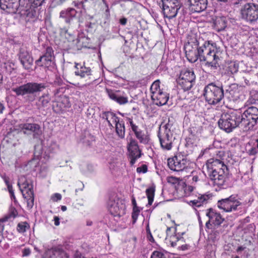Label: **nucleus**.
<instances>
[{
  "label": "nucleus",
  "instance_id": "e433bc0d",
  "mask_svg": "<svg viewBox=\"0 0 258 258\" xmlns=\"http://www.w3.org/2000/svg\"><path fill=\"white\" fill-rule=\"evenodd\" d=\"M177 88L182 89L183 91H187L190 90L195 85L194 82H178Z\"/></svg>",
  "mask_w": 258,
  "mask_h": 258
},
{
  "label": "nucleus",
  "instance_id": "680f3d73",
  "mask_svg": "<svg viewBox=\"0 0 258 258\" xmlns=\"http://www.w3.org/2000/svg\"><path fill=\"white\" fill-rule=\"evenodd\" d=\"M105 5L106 7V9L105 12V15L106 17H107V19H108V18L109 17V16H110L109 10V8H108V5L106 3V4H105Z\"/></svg>",
  "mask_w": 258,
  "mask_h": 258
},
{
  "label": "nucleus",
  "instance_id": "a18cd8bd",
  "mask_svg": "<svg viewBox=\"0 0 258 258\" xmlns=\"http://www.w3.org/2000/svg\"><path fill=\"white\" fill-rule=\"evenodd\" d=\"M241 87L238 86L236 83H233L229 85V89L227 90L231 94L235 95V93H239Z\"/></svg>",
  "mask_w": 258,
  "mask_h": 258
},
{
  "label": "nucleus",
  "instance_id": "412c9836",
  "mask_svg": "<svg viewBox=\"0 0 258 258\" xmlns=\"http://www.w3.org/2000/svg\"><path fill=\"white\" fill-rule=\"evenodd\" d=\"M43 258H69V257L61 247L54 246L45 251Z\"/></svg>",
  "mask_w": 258,
  "mask_h": 258
},
{
  "label": "nucleus",
  "instance_id": "a878e982",
  "mask_svg": "<svg viewBox=\"0 0 258 258\" xmlns=\"http://www.w3.org/2000/svg\"><path fill=\"white\" fill-rule=\"evenodd\" d=\"M102 118L107 121L108 125L111 128H113V124L117 123L120 120V118L116 114L111 111H105L103 112Z\"/></svg>",
  "mask_w": 258,
  "mask_h": 258
},
{
  "label": "nucleus",
  "instance_id": "e2e57ef3",
  "mask_svg": "<svg viewBox=\"0 0 258 258\" xmlns=\"http://www.w3.org/2000/svg\"><path fill=\"white\" fill-rule=\"evenodd\" d=\"M147 238L150 242H154V239L151 232H149L147 234Z\"/></svg>",
  "mask_w": 258,
  "mask_h": 258
},
{
  "label": "nucleus",
  "instance_id": "20e7f679",
  "mask_svg": "<svg viewBox=\"0 0 258 258\" xmlns=\"http://www.w3.org/2000/svg\"><path fill=\"white\" fill-rule=\"evenodd\" d=\"M172 124L168 122L164 124H161L158 132V138L159 140L160 147L165 151L171 150L173 147V143L174 138L171 131Z\"/></svg>",
  "mask_w": 258,
  "mask_h": 258
},
{
  "label": "nucleus",
  "instance_id": "a19ab883",
  "mask_svg": "<svg viewBox=\"0 0 258 258\" xmlns=\"http://www.w3.org/2000/svg\"><path fill=\"white\" fill-rule=\"evenodd\" d=\"M184 197H190L194 195V191L196 187L192 185H186L185 183L183 186Z\"/></svg>",
  "mask_w": 258,
  "mask_h": 258
},
{
  "label": "nucleus",
  "instance_id": "7ed1b4c3",
  "mask_svg": "<svg viewBox=\"0 0 258 258\" xmlns=\"http://www.w3.org/2000/svg\"><path fill=\"white\" fill-rule=\"evenodd\" d=\"M18 185L23 198L26 200L27 208L32 209L34 201L33 184L32 180L27 178L26 176L22 175L18 179Z\"/></svg>",
  "mask_w": 258,
  "mask_h": 258
},
{
  "label": "nucleus",
  "instance_id": "6ab92c4d",
  "mask_svg": "<svg viewBox=\"0 0 258 258\" xmlns=\"http://www.w3.org/2000/svg\"><path fill=\"white\" fill-rule=\"evenodd\" d=\"M219 57L216 55V51L211 48L206 56L201 55L200 61L204 62L206 66L217 68Z\"/></svg>",
  "mask_w": 258,
  "mask_h": 258
},
{
  "label": "nucleus",
  "instance_id": "37998d69",
  "mask_svg": "<svg viewBox=\"0 0 258 258\" xmlns=\"http://www.w3.org/2000/svg\"><path fill=\"white\" fill-rule=\"evenodd\" d=\"M215 154V156L212 158H210V159H213V160H218L220 162H221L222 163H224V157L225 155V153L224 151L222 150H218L216 149L214 152Z\"/></svg>",
  "mask_w": 258,
  "mask_h": 258
},
{
  "label": "nucleus",
  "instance_id": "2f4dec72",
  "mask_svg": "<svg viewBox=\"0 0 258 258\" xmlns=\"http://www.w3.org/2000/svg\"><path fill=\"white\" fill-rule=\"evenodd\" d=\"M179 78L184 81H195L196 76L192 70H184L181 71Z\"/></svg>",
  "mask_w": 258,
  "mask_h": 258
},
{
  "label": "nucleus",
  "instance_id": "69168bd1",
  "mask_svg": "<svg viewBox=\"0 0 258 258\" xmlns=\"http://www.w3.org/2000/svg\"><path fill=\"white\" fill-rule=\"evenodd\" d=\"M119 22L122 25H125L127 22V19L125 18H122L120 19Z\"/></svg>",
  "mask_w": 258,
  "mask_h": 258
},
{
  "label": "nucleus",
  "instance_id": "864d4df0",
  "mask_svg": "<svg viewBox=\"0 0 258 258\" xmlns=\"http://www.w3.org/2000/svg\"><path fill=\"white\" fill-rule=\"evenodd\" d=\"M148 171V167L145 164H143L141 166L138 167L137 168V172L138 173H146Z\"/></svg>",
  "mask_w": 258,
  "mask_h": 258
},
{
  "label": "nucleus",
  "instance_id": "bf43d9fd",
  "mask_svg": "<svg viewBox=\"0 0 258 258\" xmlns=\"http://www.w3.org/2000/svg\"><path fill=\"white\" fill-rule=\"evenodd\" d=\"M31 250L29 248H25L22 250V255L23 256H27L30 254Z\"/></svg>",
  "mask_w": 258,
  "mask_h": 258
},
{
  "label": "nucleus",
  "instance_id": "423d86ee",
  "mask_svg": "<svg viewBox=\"0 0 258 258\" xmlns=\"http://www.w3.org/2000/svg\"><path fill=\"white\" fill-rule=\"evenodd\" d=\"M241 128L244 131L252 130L258 122V108L254 106L248 107L242 114Z\"/></svg>",
  "mask_w": 258,
  "mask_h": 258
},
{
  "label": "nucleus",
  "instance_id": "c03bdc74",
  "mask_svg": "<svg viewBox=\"0 0 258 258\" xmlns=\"http://www.w3.org/2000/svg\"><path fill=\"white\" fill-rule=\"evenodd\" d=\"M2 177L7 185L10 195H13V193H14V190L13 189L12 184L10 182L9 177L6 175L2 176Z\"/></svg>",
  "mask_w": 258,
  "mask_h": 258
},
{
  "label": "nucleus",
  "instance_id": "dca6fc26",
  "mask_svg": "<svg viewBox=\"0 0 258 258\" xmlns=\"http://www.w3.org/2000/svg\"><path fill=\"white\" fill-rule=\"evenodd\" d=\"M206 215L209 218V220L206 223V226L208 228H209L210 224L213 225L214 226H219L224 221V218L220 213L212 208L206 210Z\"/></svg>",
  "mask_w": 258,
  "mask_h": 258
},
{
  "label": "nucleus",
  "instance_id": "9b49d317",
  "mask_svg": "<svg viewBox=\"0 0 258 258\" xmlns=\"http://www.w3.org/2000/svg\"><path fill=\"white\" fill-rule=\"evenodd\" d=\"M240 13L243 19L250 23L258 20V5L253 3L245 4L241 9Z\"/></svg>",
  "mask_w": 258,
  "mask_h": 258
},
{
  "label": "nucleus",
  "instance_id": "6e6d98bb",
  "mask_svg": "<svg viewBox=\"0 0 258 258\" xmlns=\"http://www.w3.org/2000/svg\"><path fill=\"white\" fill-rule=\"evenodd\" d=\"M39 100L43 106L46 105L49 101L48 97L44 96H41Z\"/></svg>",
  "mask_w": 258,
  "mask_h": 258
},
{
  "label": "nucleus",
  "instance_id": "9d476101",
  "mask_svg": "<svg viewBox=\"0 0 258 258\" xmlns=\"http://www.w3.org/2000/svg\"><path fill=\"white\" fill-rule=\"evenodd\" d=\"M107 208L111 215L120 217L125 214V205L124 201L117 196L110 197Z\"/></svg>",
  "mask_w": 258,
  "mask_h": 258
},
{
  "label": "nucleus",
  "instance_id": "0eeeda50",
  "mask_svg": "<svg viewBox=\"0 0 258 258\" xmlns=\"http://www.w3.org/2000/svg\"><path fill=\"white\" fill-rule=\"evenodd\" d=\"M204 96L208 104L215 105L221 101L224 97V91L222 87L216 86L211 83L205 88Z\"/></svg>",
  "mask_w": 258,
  "mask_h": 258
},
{
  "label": "nucleus",
  "instance_id": "7c9ffc66",
  "mask_svg": "<svg viewBox=\"0 0 258 258\" xmlns=\"http://www.w3.org/2000/svg\"><path fill=\"white\" fill-rule=\"evenodd\" d=\"M133 132L134 133L136 137L138 140H139L141 144L147 145L149 143V136L145 134L143 131L138 128Z\"/></svg>",
  "mask_w": 258,
  "mask_h": 258
},
{
  "label": "nucleus",
  "instance_id": "39448f33",
  "mask_svg": "<svg viewBox=\"0 0 258 258\" xmlns=\"http://www.w3.org/2000/svg\"><path fill=\"white\" fill-rule=\"evenodd\" d=\"M201 41L203 40H201L200 38L198 39L194 34L189 35L187 37V41L184 48L186 57L190 62H195L199 59L198 52Z\"/></svg>",
  "mask_w": 258,
  "mask_h": 258
},
{
  "label": "nucleus",
  "instance_id": "49530a36",
  "mask_svg": "<svg viewBox=\"0 0 258 258\" xmlns=\"http://www.w3.org/2000/svg\"><path fill=\"white\" fill-rule=\"evenodd\" d=\"M140 212V210L139 207H138V208L135 207V208H133V212L132 213V223L133 224H134L136 223Z\"/></svg>",
  "mask_w": 258,
  "mask_h": 258
},
{
  "label": "nucleus",
  "instance_id": "338daca9",
  "mask_svg": "<svg viewBox=\"0 0 258 258\" xmlns=\"http://www.w3.org/2000/svg\"><path fill=\"white\" fill-rule=\"evenodd\" d=\"M132 205L133 206V208H138V207L137 206V203H136V199L134 197H133L132 199Z\"/></svg>",
  "mask_w": 258,
  "mask_h": 258
},
{
  "label": "nucleus",
  "instance_id": "bb28decb",
  "mask_svg": "<svg viewBox=\"0 0 258 258\" xmlns=\"http://www.w3.org/2000/svg\"><path fill=\"white\" fill-rule=\"evenodd\" d=\"M76 14L77 11L74 9L69 8L60 12V17L64 19L67 23H70L72 19L76 16Z\"/></svg>",
  "mask_w": 258,
  "mask_h": 258
},
{
  "label": "nucleus",
  "instance_id": "ddd939ff",
  "mask_svg": "<svg viewBox=\"0 0 258 258\" xmlns=\"http://www.w3.org/2000/svg\"><path fill=\"white\" fill-rule=\"evenodd\" d=\"M180 8V3L177 0L162 1V11L164 16L169 19L176 16Z\"/></svg>",
  "mask_w": 258,
  "mask_h": 258
},
{
  "label": "nucleus",
  "instance_id": "6e6552de",
  "mask_svg": "<svg viewBox=\"0 0 258 258\" xmlns=\"http://www.w3.org/2000/svg\"><path fill=\"white\" fill-rule=\"evenodd\" d=\"M160 82H153L150 87L152 102L159 106L165 105L169 98V94L161 88Z\"/></svg>",
  "mask_w": 258,
  "mask_h": 258
},
{
  "label": "nucleus",
  "instance_id": "473e14b6",
  "mask_svg": "<svg viewBox=\"0 0 258 258\" xmlns=\"http://www.w3.org/2000/svg\"><path fill=\"white\" fill-rule=\"evenodd\" d=\"M115 132L117 136L120 139H124L125 137V125L124 122L122 119L119 120L117 123L115 124Z\"/></svg>",
  "mask_w": 258,
  "mask_h": 258
},
{
  "label": "nucleus",
  "instance_id": "b1692460",
  "mask_svg": "<svg viewBox=\"0 0 258 258\" xmlns=\"http://www.w3.org/2000/svg\"><path fill=\"white\" fill-rule=\"evenodd\" d=\"M19 58L25 69H29L31 68L33 59L29 54L26 47H23L20 48Z\"/></svg>",
  "mask_w": 258,
  "mask_h": 258
},
{
  "label": "nucleus",
  "instance_id": "0e129e2a",
  "mask_svg": "<svg viewBox=\"0 0 258 258\" xmlns=\"http://www.w3.org/2000/svg\"><path fill=\"white\" fill-rule=\"evenodd\" d=\"M54 225L55 226H58L60 224L59 217L57 216H54Z\"/></svg>",
  "mask_w": 258,
  "mask_h": 258
},
{
  "label": "nucleus",
  "instance_id": "5fc2aeb1",
  "mask_svg": "<svg viewBox=\"0 0 258 258\" xmlns=\"http://www.w3.org/2000/svg\"><path fill=\"white\" fill-rule=\"evenodd\" d=\"M61 195L59 193H55L52 195L51 199L53 202H56L61 199Z\"/></svg>",
  "mask_w": 258,
  "mask_h": 258
},
{
  "label": "nucleus",
  "instance_id": "4be33fe9",
  "mask_svg": "<svg viewBox=\"0 0 258 258\" xmlns=\"http://www.w3.org/2000/svg\"><path fill=\"white\" fill-rule=\"evenodd\" d=\"M20 0H0V8L8 13L15 14L19 7Z\"/></svg>",
  "mask_w": 258,
  "mask_h": 258
},
{
  "label": "nucleus",
  "instance_id": "cd10ccee",
  "mask_svg": "<svg viewBox=\"0 0 258 258\" xmlns=\"http://www.w3.org/2000/svg\"><path fill=\"white\" fill-rule=\"evenodd\" d=\"M77 71L75 72L76 75L80 76L82 78H84L91 75V70L89 68H87L84 65L80 63H76Z\"/></svg>",
  "mask_w": 258,
  "mask_h": 258
},
{
  "label": "nucleus",
  "instance_id": "de8ad7c7",
  "mask_svg": "<svg viewBox=\"0 0 258 258\" xmlns=\"http://www.w3.org/2000/svg\"><path fill=\"white\" fill-rule=\"evenodd\" d=\"M126 120L128 122V123L130 124L131 127V128L133 131V132L134 131H136V130H137L138 129L139 127L138 126H137V125H136L134 122V121L133 120V118L132 117H127L126 118Z\"/></svg>",
  "mask_w": 258,
  "mask_h": 258
},
{
  "label": "nucleus",
  "instance_id": "393cba45",
  "mask_svg": "<svg viewBox=\"0 0 258 258\" xmlns=\"http://www.w3.org/2000/svg\"><path fill=\"white\" fill-rule=\"evenodd\" d=\"M190 10L193 13H200L206 9L207 0H187Z\"/></svg>",
  "mask_w": 258,
  "mask_h": 258
},
{
  "label": "nucleus",
  "instance_id": "a211bd4d",
  "mask_svg": "<svg viewBox=\"0 0 258 258\" xmlns=\"http://www.w3.org/2000/svg\"><path fill=\"white\" fill-rule=\"evenodd\" d=\"M55 99V106L54 109L55 112H62L66 109L70 108L71 104L69 100V98L66 95H58V90L54 94Z\"/></svg>",
  "mask_w": 258,
  "mask_h": 258
},
{
  "label": "nucleus",
  "instance_id": "13d9d810",
  "mask_svg": "<svg viewBox=\"0 0 258 258\" xmlns=\"http://www.w3.org/2000/svg\"><path fill=\"white\" fill-rule=\"evenodd\" d=\"M247 153L250 156L255 155L258 153V149L256 147H252L248 151Z\"/></svg>",
  "mask_w": 258,
  "mask_h": 258
},
{
  "label": "nucleus",
  "instance_id": "58836bf2",
  "mask_svg": "<svg viewBox=\"0 0 258 258\" xmlns=\"http://www.w3.org/2000/svg\"><path fill=\"white\" fill-rule=\"evenodd\" d=\"M18 216V212L16 208L13 206H11L8 210L7 214L3 217L7 221L10 219H15Z\"/></svg>",
  "mask_w": 258,
  "mask_h": 258
},
{
  "label": "nucleus",
  "instance_id": "f257e3e1",
  "mask_svg": "<svg viewBox=\"0 0 258 258\" xmlns=\"http://www.w3.org/2000/svg\"><path fill=\"white\" fill-rule=\"evenodd\" d=\"M207 174L211 183L220 188H224L227 179V166L218 160L208 159L206 164Z\"/></svg>",
  "mask_w": 258,
  "mask_h": 258
},
{
  "label": "nucleus",
  "instance_id": "c756f323",
  "mask_svg": "<svg viewBox=\"0 0 258 258\" xmlns=\"http://www.w3.org/2000/svg\"><path fill=\"white\" fill-rule=\"evenodd\" d=\"M238 70V66L235 62H231L229 64L228 67L226 69V72L224 76H229L228 80H235L234 74L236 73Z\"/></svg>",
  "mask_w": 258,
  "mask_h": 258
},
{
  "label": "nucleus",
  "instance_id": "3c124183",
  "mask_svg": "<svg viewBox=\"0 0 258 258\" xmlns=\"http://www.w3.org/2000/svg\"><path fill=\"white\" fill-rule=\"evenodd\" d=\"M197 139V137L187 136L185 139V141L187 144L194 145L196 143Z\"/></svg>",
  "mask_w": 258,
  "mask_h": 258
},
{
  "label": "nucleus",
  "instance_id": "2eb2a0df",
  "mask_svg": "<svg viewBox=\"0 0 258 258\" xmlns=\"http://www.w3.org/2000/svg\"><path fill=\"white\" fill-rule=\"evenodd\" d=\"M128 157L130 159V164L133 166L137 160L142 155V151L139 148L138 143L136 140L132 139L127 145Z\"/></svg>",
  "mask_w": 258,
  "mask_h": 258
},
{
  "label": "nucleus",
  "instance_id": "774afa93",
  "mask_svg": "<svg viewBox=\"0 0 258 258\" xmlns=\"http://www.w3.org/2000/svg\"><path fill=\"white\" fill-rule=\"evenodd\" d=\"M180 245H181L180 249L182 250H185L188 249V245L187 244H180Z\"/></svg>",
  "mask_w": 258,
  "mask_h": 258
},
{
  "label": "nucleus",
  "instance_id": "f8f14e48",
  "mask_svg": "<svg viewBox=\"0 0 258 258\" xmlns=\"http://www.w3.org/2000/svg\"><path fill=\"white\" fill-rule=\"evenodd\" d=\"M187 159L181 154H177L167 159V165L169 168L176 172L182 171L187 168Z\"/></svg>",
  "mask_w": 258,
  "mask_h": 258
},
{
  "label": "nucleus",
  "instance_id": "4d7b16f0",
  "mask_svg": "<svg viewBox=\"0 0 258 258\" xmlns=\"http://www.w3.org/2000/svg\"><path fill=\"white\" fill-rule=\"evenodd\" d=\"M7 221L3 217L0 219V234L2 233L5 228V223Z\"/></svg>",
  "mask_w": 258,
  "mask_h": 258
},
{
  "label": "nucleus",
  "instance_id": "8fccbe9b",
  "mask_svg": "<svg viewBox=\"0 0 258 258\" xmlns=\"http://www.w3.org/2000/svg\"><path fill=\"white\" fill-rule=\"evenodd\" d=\"M151 258H166L164 253L158 251H155L151 255Z\"/></svg>",
  "mask_w": 258,
  "mask_h": 258
},
{
  "label": "nucleus",
  "instance_id": "c85d7f7f",
  "mask_svg": "<svg viewBox=\"0 0 258 258\" xmlns=\"http://www.w3.org/2000/svg\"><path fill=\"white\" fill-rule=\"evenodd\" d=\"M227 27L226 18L224 17H217L214 22V28L216 31L219 32L223 31Z\"/></svg>",
  "mask_w": 258,
  "mask_h": 258
},
{
  "label": "nucleus",
  "instance_id": "4468645a",
  "mask_svg": "<svg viewBox=\"0 0 258 258\" xmlns=\"http://www.w3.org/2000/svg\"><path fill=\"white\" fill-rule=\"evenodd\" d=\"M45 88V86L42 83L38 84L29 82L19 87L13 88L12 90L17 95H24L41 91Z\"/></svg>",
  "mask_w": 258,
  "mask_h": 258
},
{
  "label": "nucleus",
  "instance_id": "603ef678",
  "mask_svg": "<svg viewBox=\"0 0 258 258\" xmlns=\"http://www.w3.org/2000/svg\"><path fill=\"white\" fill-rule=\"evenodd\" d=\"M188 132L189 135L188 136L197 137V128L196 126H192L188 128Z\"/></svg>",
  "mask_w": 258,
  "mask_h": 258
},
{
  "label": "nucleus",
  "instance_id": "052dcab7",
  "mask_svg": "<svg viewBox=\"0 0 258 258\" xmlns=\"http://www.w3.org/2000/svg\"><path fill=\"white\" fill-rule=\"evenodd\" d=\"M10 195V197L11 198V199L12 200H13L14 201V203H15V204L16 205V206H19V207H20V205H19V203H18V201H17L15 196V194L13 193V195Z\"/></svg>",
  "mask_w": 258,
  "mask_h": 258
},
{
  "label": "nucleus",
  "instance_id": "f3484780",
  "mask_svg": "<svg viewBox=\"0 0 258 258\" xmlns=\"http://www.w3.org/2000/svg\"><path fill=\"white\" fill-rule=\"evenodd\" d=\"M54 58L53 50L51 47H47L45 53L36 60L35 63L39 67L48 68L53 63Z\"/></svg>",
  "mask_w": 258,
  "mask_h": 258
},
{
  "label": "nucleus",
  "instance_id": "09e8293b",
  "mask_svg": "<svg viewBox=\"0 0 258 258\" xmlns=\"http://www.w3.org/2000/svg\"><path fill=\"white\" fill-rule=\"evenodd\" d=\"M167 181L169 183L176 184L179 183V179L173 176H169L167 178Z\"/></svg>",
  "mask_w": 258,
  "mask_h": 258
},
{
  "label": "nucleus",
  "instance_id": "f03ea898",
  "mask_svg": "<svg viewBox=\"0 0 258 258\" xmlns=\"http://www.w3.org/2000/svg\"><path fill=\"white\" fill-rule=\"evenodd\" d=\"M241 112L239 110L230 109L224 112L218 121L219 127L229 133L234 128L240 126L241 127Z\"/></svg>",
  "mask_w": 258,
  "mask_h": 258
},
{
  "label": "nucleus",
  "instance_id": "5701e85b",
  "mask_svg": "<svg viewBox=\"0 0 258 258\" xmlns=\"http://www.w3.org/2000/svg\"><path fill=\"white\" fill-rule=\"evenodd\" d=\"M196 196L197 197L196 199L191 200L188 203V204L195 209L206 206L212 198V195L210 194H199Z\"/></svg>",
  "mask_w": 258,
  "mask_h": 258
},
{
  "label": "nucleus",
  "instance_id": "72a5a7b5",
  "mask_svg": "<svg viewBox=\"0 0 258 258\" xmlns=\"http://www.w3.org/2000/svg\"><path fill=\"white\" fill-rule=\"evenodd\" d=\"M93 3L91 0H77L73 2L74 6L78 9H83L84 10L92 9L91 3Z\"/></svg>",
  "mask_w": 258,
  "mask_h": 258
},
{
  "label": "nucleus",
  "instance_id": "f704fd0d",
  "mask_svg": "<svg viewBox=\"0 0 258 258\" xmlns=\"http://www.w3.org/2000/svg\"><path fill=\"white\" fill-rule=\"evenodd\" d=\"M211 46L209 41H205L201 46L199 47L198 52L199 59L200 60L201 55L206 56L210 50Z\"/></svg>",
  "mask_w": 258,
  "mask_h": 258
},
{
  "label": "nucleus",
  "instance_id": "c9c22d12",
  "mask_svg": "<svg viewBox=\"0 0 258 258\" xmlns=\"http://www.w3.org/2000/svg\"><path fill=\"white\" fill-rule=\"evenodd\" d=\"M21 125L23 130L30 131L36 133H38L40 128V126L36 123H24Z\"/></svg>",
  "mask_w": 258,
  "mask_h": 258
},
{
  "label": "nucleus",
  "instance_id": "aec40b11",
  "mask_svg": "<svg viewBox=\"0 0 258 258\" xmlns=\"http://www.w3.org/2000/svg\"><path fill=\"white\" fill-rule=\"evenodd\" d=\"M106 92L109 98L119 105H123L128 102V98L124 96V93L120 90L106 89Z\"/></svg>",
  "mask_w": 258,
  "mask_h": 258
},
{
  "label": "nucleus",
  "instance_id": "79ce46f5",
  "mask_svg": "<svg viewBox=\"0 0 258 258\" xmlns=\"http://www.w3.org/2000/svg\"><path fill=\"white\" fill-rule=\"evenodd\" d=\"M155 189L154 187H150L146 190V194L148 200V205L151 206L154 201Z\"/></svg>",
  "mask_w": 258,
  "mask_h": 258
},
{
  "label": "nucleus",
  "instance_id": "4c0bfd02",
  "mask_svg": "<svg viewBox=\"0 0 258 258\" xmlns=\"http://www.w3.org/2000/svg\"><path fill=\"white\" fill-rule=\"evenodd\" d=\"M184 232H182L181 235L179 233L176 234L175 236H173L172 238L171 245L174 247L177 245V243L179 242L180 244H182L183 243L185 242V240L182 235L184 234Z\"/></svg>",
  "mask_w": 258,
  "mask_h": 258
},
{
  "label": "nucleus",
  "instance_id": "ea45409f",
  "mask_svg": "<svg viewBox=\"0 0 258 258\" xmlns=\"http://www.w3.org/2000/svg\"><path fill=\"white\" fill-rule=\"evenodd\" d=\"M30 229V225L29 223L26 221L18 223L16 227L17 231L20 233H24Z\"/></svg>",
  "mask_w": 258,
  "mask_h": 258
},
{
  "label": "nucleus",
  "instance_id": "1a4fd4ad",
  "mask_svg": "<svg viewBox=\"0 0 258 258\" xmlns=\"http://www.w3.org/2000/svg\"><path fill=\"white\" fill-rule=\"evenodd\" d=\"M241 205L238 195H232L228 198L219 200L217 203L218 208L226 213L237 210Z\"/></svg>",
  "mask_w": 258,
  "mask_h": 258
}]
</instances>
